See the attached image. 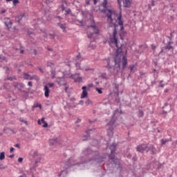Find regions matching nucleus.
Returning a JSON list of instances; mask_svg holds the SVG:
<instances>
[{
  "label": "nucleus",
  "instance_id": "45",
  "mask_svg": "<svg viewBox=\"0 0 177 177\" xmlns=\"http://www.w3.org/2000/svg\"><path fill=\"white\" fill-rule=\"evenodd\" d=\"M108 44L109 45V46H111V34L109 33V38L108 40Z\"/></svg>",
  "mask_w": 177,
  "mask_h": 177
},
{
  "label": "nucleus",
  "instance_id": "24",
  "mask_svg": "<svg viewBox=\"0 0 177 177\" xmlns=\"http://www.w3.org/2000/svg\"><path fill=\"white\" fill-rule=\"evenodd\" d=\"M121 114H122V110H119V109H116V110L113 111V118H117V117H118V115H120Z\"/></svg>",
  "mask_w": 177,
  "mask_h": 177
},
{
  "label": "nucleus",
  "instance_id": "58",
  "mask_svg": "<svg viewBox=\"0 0 177 177\" xmlns=\"http://www.w3.org/2000/svg\"><path fill=\"white\" fill-rule=\"evenodd\" d=\"M80 59H81V53H79V54L76 56V60H80Z\"/></svg>",
  "mask_w": 177,
  "mask_h": 177
},
{
  "label": "nucleus",
  "instance_id": "55",
  "mask_svg": "<svg viewBox=\"0 0 177 177\" xmlns=\"http://www.w3.org/2000/svg\"><path fill=\"white\" fill-rule=\"evenodd\" d=\"M61 8L62 12H64V10L66 11V7H64V4H61Z\"/></svg>",
  "mask_w": 177,
  "mask_h": 177
},
{
  "label": "nucleus",
  "instance_id": "36",
  "mask_svg": "<svg viewBox=\"0 0 177 177\" xmlns=\"http://www.w3.org/2000/svg\"><path fill=\"white\" fill-rule=\"evenodd\" d=\"M95 90L97 91V93L100 95H102L103 93V91H102V88H95Z\"/></svg>",
  "mask_w": 177,
  "mask_h": 177
},
{
  "label": "nucleus",
  "instance_id": "53",
  "mask_svg": "<svg viewBox=\"0 0 177 177\" xmlns=\"http://www.w3.org/2000/svg\"><path fill=\"white\" fill-rule=\"evenodd\" d=\"M116 95L118 97H116L115 101L118 102V103H119L120 102V99L119 97V93L118 92Z\"/></svg>",
  "mask_w": 177,
  "mask_h": 177
},
{
  "label": "nucleus",
  "instance_id": "41",
  "mask_svg": "<svg viewBox=\"0 0 177 177\" xmlns=\"http://www.w3.org/2000/svg\"><path fill=\"white\" fill-rule=\"evenodd\" d=\"M138 115H139V117H143V115H144L143 110H139L138 111Z\"/></svg>",
  "mask_w": 177,
  "mask_h": 177
},
{
  "label": "nucleus",
  "instance_id": "46",
  "mask_svg": "<svg viewBox=\"0 0 177 177\" xmlns=\"http://www.w3.org/2000/svg\"><path fill=\"white\" fill-rule=\"evenodd\" d=\"M174 37V35H173V32H170V35H169V37H168V38H169V41H171V42H174L173 41H172V38Z\"/></svg>",
  "mask_w": 177,
  "mask_h": 177
},
{
  "label": "nucleus",
  "instance_id": "20",
  "mask_svg": "<svg viewBox=\"0 0 177 177\" xmlns=\"http://www.w3.org/2000/svg\"><path fill=\"white\" fill-rule=\"evenodd\" d=\"M44 91L45 97H49V93H50V90L49 89V86H48V85L44 86Z\"/></svg>",
  "mask_w": 177,
  "mask_h": 177
},
{
  "label": "nucleus",
  "instance_id": "61",
  "mask_svg": "<svg viewBox=\"0 0 177 177\" xmlns=\"http://www.w3.org/2000/svg\"><path fill=\"white\" fill-rule=\"evenodd\" d=\"M79 122H81V119L77 118V120L75 122V124H79Z\"/></svg>",
  "mask_w": 177,
  "mask_h": 177
},
{
  "label": "nucleus",
  "instance_id": "8",
  "mask_svg": "<svg viewBox=\"0 0 177 177\" xmlns=\"http://www.w3.org/2000/svg\"><path fill=\"white\" fill-rule=\"evenodd\" d=\"M81 75L80 73H75L71 75L69 78H71V80H73L75 82H82V77L80 76Z\"/></svg>",
  "mask_w": 177,
  "mask_h": 177
},
{
  "label": "nucleus",
  "instance_id": "19",
  "mask_svg": "<svg viewBox=\"0 0 177 177\" xmlns=\"http://www.w3.org/2000/svg\"><path fill=\"white\" fill-rule=\"evenodd\" d=\"M115 16V17H117V21H118V26H119V21H120V19L119 17L120 15V10H112V16Z\"/></svg>",
  "mask_w": 177,
  "mask_h": 177
},
{
  "label": "nucleus",
  "instance_id": "12",
  "mask_svg": "<svg viewBox=\"0 0 177 177\" xmlns=\"http://www.w3.org/2000/svg\"><path fill=\"white\" fill-rule=\"evenodd\" d=\"M4 24L8 30H10L12 28V25L13 24V22H12V20H10V18L9 17H6L4 18Z\"/></svg>",
  "mask_w": 177,
  "mask_h": 177
},
{
  "label": "nucleus",
  "instance_id": "56",
  "mask_svg": "<svg viewBox=\"0 0 177 177\" xmlns=\"http://www.w3.org/2000/svg\"><path fill=\"white\" fill-rule=\"evenodd\" d=\"M159 86H160L161 88H164L165 84H163V81H160Z\"/></svg>",
  "mask_w": 177,
  "mask_h": 177
},
{
  "label": "nucleus",
  "instance_id": "40",
  "mask_svg": "<svg viewBox=\"0 0 177 177\" xmlns=\"http://www.w3.org/2000/svg\"><path fill=\"white\" fill-rule=\"evenodd\" d=\"M53 66H55V64L52 62H47V67H50L51 68H53Z\"/></svg>",
  "mask_w": 177,
  "mask_h": 177
},
{
  "label": "nucleus",
  "instance_id": "5",
  "mask_svg": "<svg viewBox=\"0 0 177 177\" xmlns=\"http://www.w3.org/2000/svg\"><path fill=\"white\" fill-rule=\"evenodd\" d=\"M104 157L100 156L98 151H95V156L93 158L91 159V161H95V162H97V164L102 163L104 161Z\"/></svg>",
  "mask_w": 177,
  "mask_h": 177
},
{
  "label": "nucleus",
  "instance_id": "14",
  "mask_svg": "<svg viewBox=\"0 0 177 177\" xmlns=\"http://www.w3.org/2000/svg\"><path fill=\"white\" fill-rule=\"evenodd\" d=\"M13 86L15 89H17L19 92H21L23 88H24V84L22 82H15Z\"/></svg>",
  "mask_w": 177,
  "mask_h": 177
},
{
  "label": "nucleus",
  "instance_id": "6",
  "mask_svg": "<svg viewBox=\"0 0 177 177\" xmlns=\"http://www.w3.org/2000/svg\"><path fill=\"white\" fill-rule=\"evenodd\" d=\"M149 145L146 143H142L140 145H138L136 147L137 151H140V153H144V151H149Z\"/></svg>",
  "mask_w": 177,
  "mask_h": 177
},
{
  "label": "nucleus",
  "instance_id": "60",
  "mask_svg": "<svg viewBox=\"0 0 177 177\" xmlns=\"http://www.w3.org/2000/svg\"><path fill=\"white\" fill-rule=\"evenodd\" d=\"M44 124V125H43V128H48V122H44V123H43Z\"/></svg>",
  "mask_w": 177,
  "mask_h": 177
},
{
  "label": "nucleus",
  "instance_id": "39",
  "mask_svg": "<svg viewBox=\"0 0 177 177\" xmlns=\"http://www.w3.org/2000/svg\"><path fill=\"white\" fill-rule=\"evenodd\" d=\"M50 35V39H55V38L56 37V35H55V33H49Z\"/></svg>",
  "mask_w": 177,
  "mask_h": 177
},
{
  "label": "nucleus",
  "instance_id": "37",
  "mask_svg": "<svg viewBox=\"0 0 177 177\" xmlns=\"http://www.w3.org/2000/svg\"><path fill=\"white\" fill-rule=\"evenodd\" d=\"M19 121L21 122H24V124H26V125H28V122H27V120H24V119H23V118H20Z\"/></svg>",
  "mask_w": 177,
  "mask_h": 177
},
{
  "label": "nucleus",
  "instance_id": "63",
  "mask_svg": "<svg viewBox=\"0 0 177 177\" xmlns=\"http://www.w3.org/2000/svg\"><path fill=\"white\" fill-rule=\"evenodd\" d=\"M33 156H34V157H37V156H38V151H35L34 153H33Z\"/></svg>",
  "mask_w": 177,
  "mask_h": 177
},
{
  "label": "nucleus",
  "instance_id": "7",
  "mask_svg": "<svg viewBox=\"0 0 177 177\" xmlns=\"http://www.w3.org/2000/svg\"><path fill=\"white\" fill-rule=\"evenodd\" d=\"M66 75H63L62 77H58L56 79V82L57 84V85H59V86H62V85L63 86H66L67 85V82L66 81Z\"/></svg>",
  "mask_w": 177,
  "mask_h": 177
},
{
  "label": "nucleus",
  "instance_id": "16",
  "mask_svg": "<svg viewBox=\"0 0 177 177\" xmlns=\"http://www.w3.org/2000/svg\"><path fill=\"white\" fill-rule=\"evenodd\" d=\"M82 95H81V99H85L86 97H88V91H86V86H83L82 87Z\"/></svg>",
  "mask_w": 177,
  "mask_h": 177
},
{
  "label": "nucleus",
  "instance_id": "31",
  "mask_svg": "<svg viewBox=\"0 0 177 177\" xmlns=\"http://www.w3.org/2000/svg\"><path fill=\"white\" fill-rule=\"evenodd\" d=\"M37 107H39L40 109H42V105L41 104H35L32 106L33 109H37Z\"/></svg>",
  "mask_w": 177,
  "mask_h": 177
},
{
  "label": "nucleus",
  "instance_id": "32",
  "mask_svg": "<svg viewBox=\"0 0 177 177\" xmlns=\"http://www.w3.org/2000/svg\"><path fill=\"white\" fill-rule=\"evenodd\" d=\"M71 13V9L68 8L67 10H65L64 16H67Z\"/></svg>",
  "mask_w": 177,
  "mask_h": 177
},
{
  "label": "nucleus",
  "instance_id": "23",
  "mask_svg": "<svg viewBox=\"0 0 177 177\" xmlns=\"http://www.w3.org/2000/svg\"><path fill=\"white\" fill-rule=\"evenodd\" d=\"M172 44H174V42L169 41L167 44L165 46V49L167 50H174V46H172Z\"/></svg>",
  "mask_w": 177,
  "mask_h": 177
},
{
  "label": "nucleus",
  "instance_id": "17",
  "mask_svg": "<svg viewBox=\"0 0 177 177\" xmlns=\"http://www.w3.org/2000/svg\"><path fill=\"white\" fill-rule=\"evenodd\" d=\"M105 128L107 131V135L108 136H111V120H110L105 126Z\"/></svg>",
  "mask_w": 177,
  "mask_h": 177
},
{
  "label": "nucleus",
  "instance_id": "49",
  "mask_svg": "<svg viewBox=\"0 0 177 177\" xmlns=\"http://www.w3.org/2000/svg\"><path fill=\"white\" fill-rule=\"evenodd\" d=\"M47 86H48V88H53V86H55V83H48L47 84Z\"/></svg>",
  "mask_w": 177,
  "mask_h": 177
},
{
  "label": "nucleus",
  "instance_id": "29",
  "mask_svg": "<svg viewBox=\"0 0 177 177\" xmlns=\"http://www.w3.org/2000/svg\"><path fill=\"white\" fill-rule=\"evenodd\" d=\"M13 80H15V81L17 80V78L16 77V76H10L8 77L7 78L5 79V81H13Z\"/></svg>",
  "mask_w": 177,
  "mask_h": 177
},
{
  "label": "nucleus",
  "instance_id": "34",
  "mask_svg": "<svg viewBox=\"0 0 177 177\" xmlns=\"http://www.w3.org/2000/svg\"><path fill=\"white\" fill-rule=\"evenodd\" d=\"M0 60H3L6 63H8V58L3 55H0Z\"/></svg>",
  "mask_w": 177,
  "mask_h": 177
},
{
  "label": "nucleus",
  "instance_id": "26",
  "mask_svg": "<svg viewBox=\"0 0 177 177\" xmlns=\"http://www.w3.org/2000/svg\"><path fill=\"white\" fill-rule=\"evenodd\" d=\"M24 80H34V76L30 75L28 73H24Z\"/></svg>",
  "mask_w": 177,
  "mask_h": 177
},
{
  "label": "nucleus",
  "instance_id": "4",
  "mask_svg": "<svg viewBox=\"0 0 177 177\" xmlns=\"http://www.w3.org/2000/svg\"><path fill=\"white\" fill-rule=\"evenodd\" d=\"M85 164V162H80L75 163V161L74 160V158L71 157L67 159V160L65 162V167L66 168H71L73 167H75V165H77V167H80V165H84Z\"/></svg>",
  "mask_w": 177,
  "mask_h": 177
},
{
  "label": "nucleus",
  "instance_id": "3",
  "mask_svg": "<svg viewBox=\"0 0 177 177\" xmlns=\"http://www.w3.org/2000/svg\"><path fill=\"white\" fill-rule=\"evenodd\" d=\"M114 30H113V41L115 42V44L116 45V53L117 55H122V46H118V38L117 37L118 34V30L117 27H118V24H114Z\"/></svg>",
  "mask_w": 177,
  "mask_h": 177
},
{
  "label": "nucleus",
  "instance_id": "30",
  "mask_svg": "<svg viewBox=\"0 0 177 177\" xmlns=\"http://www.w3.org/2000/svg\"><path fill=\"white\" fill-rule=\"evenodd\" d=\"M170 140H172V138H169V139H161V144L166 145L167 142H169Z\"/></svg>",
  "mask_w": 177,
  "mask_h": 177
},
{
  "label": "nucleus",
  "instance_id": "44",
  "mask_svg": "<svg viewBox=\"0 0 177 177\" xmlns=\"http://www.w3.org/2000/svg\"><path fill=\"white\" fill-rule=\"evenodd\" d=\"M39 160H37L35 162V165L33 166V168H37L38 167V162H39Z\"/></svg>",
  "mask_w": 177,
  "mask_h": 177
},
{
  "label": "nucleus",
  "instance_id": "28",
  "mask_svg": "<svg viewBox=\"0 0 177 177\" xmlns=\"http://www.w3.org/2000/svg\"><path fill=\"white\" fill-rule=\"evenodd\" d=\"M148 150H151V154H156L157 150L153 145L148 146Z\"/></svg>",
  "mask_w": 177,
  "mask_h": 177
},
{
  "label": "nucleus",
  "instance_id": "35",
  "mask_svg": "<svg viewBox=\"0 0 177 177\" xmlns=\"http://www.w3.org/2000/svg\"><path fill=\"white\" fill-rule=\"evenodd\" d=\"M130 67V69H131V72L132 73H135L136 70V68L135 67L134 65H131V66H129Z\"/></svg>",
  "mask_w": 177,
  "mask_h": 177
},
{
  "label": "nucleus",
  "instance_id": "47",
  "mask_svg": "<svg viewBox=\"0 0 177 177\" xmlns=\"http://www.w3.org/2000/svg\"><path fill=\"white\" fill-rule=\"evenodd\" d=\"M156 3H155V1L154 0H151V5H149V8L150 9H151V6H155Z\"/></svg>",
  "mask_w": 177,
  "mask_h": 177
},
{
  "label": "nucleus",
  "instance_id": "1",
  "mask_svg": "<svg viewBox=\"0 0 177 177\" xmlns=\"http://www.w3.org/2000/svg\"><path fill=\"white\" fill-rule=\"evenodd\" d=\"M102 6L104 8L101 10V12L107 17V21H109L107 28H110L111 27V9L107 8V0H104Z\"/></svg>",
  "mask_w": 177,
  "mask_h": 177
},
{
  "label": "nucleus",
  "instance_id": "11",
  "mask_svg": "<svg viewBox=\"0 0 177 177\" xmlns=\"http://www.w3.org/2000/svg\"><path fill=\"white\" fill-rule=\"evenodd\" d=\"M123 1V6L124 8H131V0H122ZM118 3L121 5L122 0H118Z\"/></svg>",
  "mask_w": 177,
  "mask_h": 177
},
{
  "label": "nucleus",
  "instance_id": "21",
  "mask_svg": "<svg viewBox=\"0 0 177 177\" xmlns=\"http://www.w3.org/2000/svg\"><path fill=\"white\" fill-rule=\"evenodd\" d=\"M171 106L168 105V103H165V106L163 107V111L162 113L165 114H167V113H168L169 111H171Z\"/></svg>",
  "mask_w": 177,
  "mask_h": 177
},
{
  "label": "nucleus",
  "instance_id": "54",
  "mask_svg": "<svg viewBox=\"0 0 177 177\" xmlns=\"http://www.w3.org/2000/svg\"><path fill=\"white\" fill-rule=\"evenodd\" d=\"M101 78H103V80H107V77H106V73H102L101 75Z\"/></svg>",
  "mask_w": 177,
  "mask_h": 177
},
{
  "label": "nucleus",
  "instance_id": "43",
  "mask_svg": "<svg viewBox=\"0 0 177 177\" xmlns=\"http://www.w3.org/2000/svg\"><path fill=\"white\" fill-rule=\"evenodd\" d=\"M88 48H91V49H96V44H90L88 45Z\"/></svg>",
  "mask_w": 177,
  "mask_h": 177
},
{
  "label": "nucleus",
  "instance_id": "2",
  "mask_svg": "<svg viewBox=\"0 0 177 177\" xmlns=\"http://www.w3.org/2000/svg\"><path fill=\"white\" fill-rule=\"evenodd\" d=\"M118 146V142H113L112 143V162H113L114 165L117 167V168H119L120 167V160L118 157H116L115 154H114Z\"/></svg>",
  "mask_w": 177,
  "mask_h": 177
},
{
  "label": "nucleus",
  "instance_id": "10",
  "mask_svg": "<svg viewBox=\"0 0 177 177\" xmlns=\"http://www.w3.org/2000/svg\"><path fill=\"white\" fill-rule=\"evenodd\" d=\"M118 19H119L118 26H120V31H123V30H124V20L122 19V10H120V15L118 17Z\"/></svg>",
  "mask_w": 177,
  "mask_h": 177
},
{
  "label": "nucleus",
  "instance_id": "62",
  "mask_svg": "<svg viewBox=\"0 0 177 177\" xmlns=\"http://www.w3.org/2000/svg\"><path fill=\"white\" fill-rule=\"evenodd\" d=\"M78 104H80L81 106H83L84 104V100H80L78 103Z\"/></svg>",
  "mask_w": 177,
  "mask_h": 177
},
{
  "label": "nucleus",
  "instance_id": "48",
  "mask_svg": "<svg viewBox=\"0 0 177 177\" xmlns=\"http://www.w3.org/2000/svg\"><path fill=\"white\" fill-rule=\"evenodd\" d=\"M19 132H27V129L26 127H21L19 129Z\"/></svg>",
  "mask_w": 177,
  "mask_h": 177
},
{
  "label": "nucleus",
  "instance_id": "64",
  "mask_svg": "<svg viewBox=\"0 0 177 177\" xmlns=\"http://www.w3.org/2000/svg\"><path fill=\"white\" fill-rule=\"evenodd\" d=\"M15 147H17V149H20V144H16Z\"/></svg>",
  "mask_w": 177,
  "mask_h": 177
},
{
  "label": "nucleus",
  "instance_id": "42",
  "mask_svg": "<svg viewBox=\"0 0 177 177\" xmlns=\"http://www.w3.org/2000/svg\"><path fill=\"white\" fill-rule=\"evenodd\" d=\"M6 168H8L7 165L3 166V164L0 163V169H6Z\"/></svg>",
  "mask_w": 177,
  "mask_h": 177
},
{
  "label": "nucleus",
  "instance_id": "9",
  "mask_svg": "<svg viewBox=\"0 0 177 177\" xmlns=\"http://www.w3.org/2000/svg\"><path fill=\"white\" fill-rule=\"evenodd\" d=\"M91 21L93 25L88 26V28H93L95 34H99L100 31L99 30V28L95 24V19L93 18L91 19Z\"/></svg>",
  "mask_w": 177,
  "mask_h": 177
},
{
  "label": "nucleus",
  "instance_id": "25",
  "mask_svg": "<svg viewBox=\"0 0 177 177\" xmlns=\"http://www.w3.org/2000/svg\"><path fill=\"white\" fill-rule=\"evenodd\" d=\"M127 63H128L127 57H126V56H123V57H122V68H123V70H124V68H126V67L127 66Z\"/></svg>",
  "mask_w": 177,
  "mask_h": 177
},
{
  "label": "nucleus",
  "instance_id": "50",
  "mask_svg": "<svg viewBox=\"0 0 177 177\" xmlns=\"http://www.w3.org/2000/svg\"><path fill=\"white\" fill-rule=\"evenodd\" d=\"M75 67H77V68H80L81 67V64L80 62H75Z\"/></svg>",
  "mask_w": 177,
  "mask_h": 177
},
{
  "label": "nucleus",
  "instance_id": "52",
  "mask_svg": "<svg viewBox=\"0 0 177 177\" xmlns=\"http://www.w3.org/2000/svg\"><path fill=\"white\" fill-rule=\"evenodd\" d=\"M39 68V71H40V73H41V74H44L45 73V69L41 68V67H38Z\"/></svg>",
  "mask_w": 177,
  "mask_h": 177
},
{
  "label": "nucleus",
  "instance_id": "59",
  "mask_svg": "<svg viewBox=\"0 0 177 177\" xmlns=\"http://www.w3.org/2000/svg\"><path fill=\"white\" fill-rule=\"evenodd\" d=\"M151 48H152V50H153V52H155V51H156V45L152 44V45H151Z\"/></svg>",
  "mask_w": 177,
  "mask_h": 177
},
{
  "label": "nucleus",
  "instance_id": "57",
  "mask_svg": "<svg viewBox=\"0 0 177 177\" xmlns=\"http://www.w3.org/2000/svg\"><path fill=\"white\" fill-rule=\"evenodd\" d=\"M104 106H107L108 104L109 106H111V102L110 101H108L107 102H104Z\"/></svg>",
  "mask_w": 177,
  "mask_h": 177
},
{
  "label": "nucleus",
  "instance_id": "22",
  "mask_svg": "<svg viewBox=\"0 0 177 177\" xmlns=\"http://www.w3.org/2000/svg\"><path fill=\"white\" fill-rule=\"evenodd\" d=\"M68 174V167H66L61 173L58 175L59 177H64Z\"/></svg>",
  "mask_w": 177,
  "mask_h": 177
},
{
  "label": "nucleus",
  "instance_id": "33",
  "mask_svg": "<svg viewBox=\"0 0 177 177\" xmlns=\"http://www.w3.org/2000/svg\"><path fill=\"white\" fill-rule=\"evenodd\" d=\"M0 160H5V152L4 151L0 153Z\"/></svg>",
  "mask_w": 177,
  "mask_h": 177
},
{
  "label": "nucleus",
  "instance_id": "27",
  "mask_svg": "<svg viewBox=\"0 0 177 177\" xmlns=\"http://www.w3.org/2000/svg\"><path fill=\"white\" fill-rule=\"evenodd\" d=\"M104 60H105L106 62V68H111V66L110 65V62H111V59L110 57H109L108 58H104Z\"/></svg>",
  "mask_w": 177,
  "mask_h": 177
},
{
  "label": "nucleus",
  "instance_id": "18",
  "mask_svg": "<svg viewBox=\"0 0 177 177\" xmlns=\"http://www.w3.org/2000/svg\"><path fill=\"white\" fill-rule=\"evenodd\" d=\"M26 17L25 13H21L19 15H17L15 17V20H17V22L18 23V24H21V20H23V17Z\"/></svg>",
  "mask_w": 177,
  "mask_h": 177
},
{
  "label": "nucleus",
  "instance_id": "15",
  "mask_svg": "<svg viewBox=\"0 0 177 177\" xmlns=\"http://www.w3.org/2000/svg\"><path fill=\"white\" fill-rule=\"evenodd\" d=\"M57 26H58V27H59V28H61V30H62V31H63V32H67V30H66V28H67V24H66V23H64V24H62L60 21L59 22H58L57 24Z\"/></svg>",
  "mask_w": 177,
  "mask_h": 177
},
{
  "label": "nucleus",
  "instance_id": "13",
  "mask_svg": "<svg viewBox=\"0 0 177 177\" xmlns=\"http://www.w3.org/2000/svg\"><path fill=\"white\" fill-rule=\"evenodd\" d=\"M93 153L95 154V151L89 147L82 151V154L84 156H91Z\"/></svg>",
  "mask_w": 177,
  "mask_h": 177
},
{
  "label": "nucleus",
  "instance_id": "51",
  "mask_svg": "<svg viewBox=\"0 0 177 177\" xmlns=\"http://www.w3.org/2000/svg\"><path fill=\"white\" fill-rule=\"evenodd\" d=\"M19 0H12V3L14 6H16L17 3H19Z\"/></svg>",
  "mask_w": 177,
  "mask_h": 177
},
{
  "label": "nucleus",
  "instance_id": "38",
  "mask_svg": "<svg viewBox=\"0 0 177 177\" xmlns=\"http://www.w3.org/2000/svg\"><path fill=\"white\" fill-rule=\"evenodd\" d=\"M85 104L86 106H89V104H92V100H91L90 99H87V100L85 102Z\"/></svg>",
  "mask_w": 177,
  "mask_h": 177
}]
</instances>
